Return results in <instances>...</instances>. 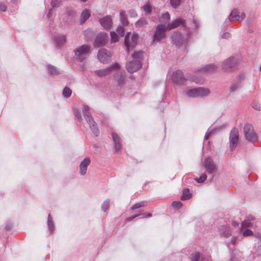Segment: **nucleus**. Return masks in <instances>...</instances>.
Instances as JSON below:
<instances>
[{
    "mask_svg": "<svg viewBox=\"0 0 261 261\" xmlns=\"http://www.w3.org/2000/svg\"><path fill=\"white\" fill-rule=\"evenodd\" d=\"M128 14L129 16L132 18H136L138 16L137 12L133 9H130L128 10Z\"/></svg>",
    "mask_w": 261,
    "mask_h": 261,
    "instance_id": "a19ab883",
    "label": "nucleus"
},
{
    "mask_svg": "<svg viewBox=\"0 0 261 261\" xmlns=\"http://www.w3.org/2000/svg\"><path fill=\"white\" fill-rule=\"evenodd\" d=\"M211 93V91L209 89L198 87L196 88V98H204L208 95Z\"/></svg>",
    "mask_w": 261,
    "mask_h": 261,
    "instance_id": "6ab92c4d",
    "label": "nucleus"
},
{
    "mask_svg": "<svg viewBox=\"0 0 261 261\" xmlns=\"http://www.w3.org/2000/svg\"><path fill=\"white\" fill-rule=\"evenodd\" d=\"M186 95L190 97L196 98V88L188 89L186 92Z\"/></svg>",
    "mask_w": 261,
    "mask_h": 261,
    "instance_id": "cd10ccee",
    "label": "nucleus"
},
{
    "mask_svg": "<svg viewBox=\"0 0 261 261\" xmlns=\"http://www.w3.org/2000/svg\"><path fill=\"white\" fill-rule=\"evenodd\" d=\"M252 223L248 220H244L242 223V227H250L251 226Z\"/></svg>",
    "mask_w": 261,
    "mask_h": 261,
    "instance_id": "37998d69",
    "label": "nucleus"
},
{
    "mask_svg": "<svg viewBox=\"0 0 261 261\" xmlns=\"http://www.w3.org/2000/svg\"><path fill=\"white\" fill-rule=\"evenodd\" d=\"M7 7L6 6L3 4V3H0V10L2 11H5L6 10Z\"/></svg>",
    "mask_w": 261,
    "mask_h": 261,
    "instance_id": "3c124183",
    "label": "nucleus"
},
{
    "mask_svg": "<svg viewBox=\"0 0 261 261\" xmlns=\"http://www.w3.org/2000/svg\"><path fill=\"white\" fill-rule=\"evenodd\" d=\"M81 1L83 2H86L87 0H81Z\"/></svg>",
    "mask_w": 261,
    "mask_h": 261,
    "instance_id": "e2e57ef3",
    "label": "nucleus"
},
{
    "mask_svg": "<svg viewBox=\"0 0 261 261\" xmlns=\"http://www.w3.org/2000/svg\"><path fill=\"white\" fill-rule=\"evenodd\" d=\"M172 205L174 207L179 208L181 206L182 203L180 201H173Z\"/></svg>",
    "mask_w": 261,
    "mask_h": 261,
    "instance_id": "49530a36",
    "label": "nucleus"
},
{
    "mask_svg": "<svg viewBox=\"0 0 261 261\" xmlns=\"http://www.w3.org/2000/svg\"><path fill=\"white\" fill-rule=\"evenodd\" d=\"M193 81L196 83L199 84H203L204 82V79L201 77L196 78V79H194Z\"/></svg>",
    "mask_w": 261,
    "mask_h": 261,
    "instance_id": "09e8293b",
    "label": "nucleus"
},
{
    "mask_svg": "<svg viewBox=\"0 0 261 261\" xmlns=\"http://www.w3.org/2000/svg\"><path fill=\"white\" fill-rule=\"evenodd\" d=\"M83 112L86 121L89 124L92 132L96 136H97L99 134V130L89 112V107L86 105H83Z\"/></svg>",
    "mask_w": 261,
    "mask_h": 261,
    "instance_id": "f03ea898",
    "label": "nucleus"
},
{
    "mask_svg": "<svg viewBox=\"0 0 261 261\" xmlns=\"http://www.w3.org/2000/svg\"><path fill=\"white\" fill-rule=\"evenodd\" d=\"M90 12L88 9H85L81 15V23H84L90 17Z\"/></svg>",
    "mask_w": 261,
    "mask_h": 261,
    "instance_id": "5701e85b",
    "label": "nucleus"
},
{
    "mask_svg": "<svg viewBox=\"0 0 261 261\" xmlns=\"http://www.w3.org/2000/svg\"><path fill=\"white\" fill-rule=\"evenodd\" d=\"M112 136L115 145V149L117 152L119 151L121 149V144L120 142V138L117 134L112 133Z\"/></svg>",
    "mask_w": 261,
    "mask_h": 261,
    "instance_id": "412c9836",
    "label": "nucleus"
},
{
    "mask_svg": "<svg viewBox=\"0 0 261 261\" xmlns=\"http://www.w3.org/2000/svg\"><path fill=\"white\" fill-rule=\"evenodd\" d=\"M71 92V90L70 88L65 87L63 91L62 94L64 97L68 98L70 96Z\"/></svg>",
    "mask_w": 261,
    "mask_h": 261,
    "instance_id": "2f4dec72",
    "label": "nucleus"
},
{
    "mask_svg": "<svg viewBox=\"0 0 261 261\" xmlns=\"http://www.w3.org/2000/svg\"><path fill=\"white\" fill-rule=\"evenodd\" d=\"M244 80V76L243 75H240L237 77L235 81L230 86V91L231 92H234L240 89L243 85Z\"/></svg>",
    "mask_w": 261,
    "mask_h": 261,
    "instance_id": "ddd939ff",
    "label": "nucleus"
},
{
    "mask_svg": "<svg viewBox=\"0 0 261 261\" xmlns=\"http://www.w3.org/2000/svg\"><path fill=\"white\" fill-rule=\"evenodd\" d=\"M168 30V27L162 24H159L154 32L153 42H158L165 37V32Z\"/></svg>",
    "mask_w": 261,
    "mask_h": 261,
    "instance_id": "39448f33",
    "label": "nucleus"
},
{
    "mask_svg": "<svg viewBox=\"0 0 261 261\" xmlns=\"http://www.w3.org/2000/svg\"><path fill=\"white\" fill-rule=\"evenodd\" d=\"M143 55L141 51L134 52L132 54V57L135 59L132 61L128 62L126 65V68L129 72H134L140 69L142 66L140 59Z\"/></svg>",
    "mask_w": 261,
    "mask_h": 261,
    "instance_id": "f257e3e1",
    "label": "nucleus"
},
{
    "mask_svg": "<svg viewBox=\"0 0 261 261\" xmlns=\"http://www.w3.org/2000/svg\"><path fill=\"white\" fill-rule=\"evenodd\" d=\"M252 107L258 111H259L260 110V104L257 102L253 103L252 104Z\"/></svg>",
    "mask_w": 261,
    "mask_h": 261,
    "instance_id": "8fccbe9b",
    "label": "nucleus"
},
{
    "mask_svg": "<svg viewBox=\"0 0 261 261\" xmlns=\"http://www.w3.org/2000/svg\"><path fill=\"white\" fill-rule=\"evenodd\" d=\"M216 68V66L214 64H210L206 65L203 69L204 71L210 72L215 70Z\"/></svg>",
    "mask_w": 261,
    "mask_h": 261,
    "instance_id": "72a5a7b5",
    "label": "nucleus"
},
{
    "mask_svg": "<svg viewBox=\"0 0 261 261\" xmlns=\"http://www.w3.org/2000/svg\"><path fill=\"white\" fill-rule=\"evenodd\" d=\"M111 53L105 48L100 49L97 54V58L102 63H107L111 60Z\"/></svg>",
    "mask_w": 261,
    "mask_h": 261,
    "instance_id": "9d476101",
    "label": "nucleus"
},
{
    "mask_svg": "<svg viewBox=\"0 0 261 261\" xmlns=\"http://www.w3.org/2000/svg\"><path fill=\"white\" fill-rule=\"evenodd\" d=\"M184 23V20L181 18H177L175 20L169 23L166 26L168 27V29H172L183 24Z\"/></svg>",
    "mask_w": 261,
    "mask_h": 261,
    "instance_id": "4be33fe9",
    "label": "nucleus"
},
{
    "mask_svg": "<svg viewBox=\"0 0 261 261\" xmlns=\"http://www.w3.org/2000/svg\"><path fill=\"white\" fill-rule=\"evenodd\" d=\"M62 5V2L60 0H51V6L53 8L59 7Z\"/></svg>",
    "mask_w": 261,
    "mask_h": 261,
    "instance_id": "c9c22d12",
    "label": "nucleus"
},
{
    "mask_svg": "<svg viewBox=\"0 0 261 261\" xmlns=\"http://www.w3.org/2000/svg\"><path fill=\"white\" fill-rule=\"evenodd\" d=\"M90 47L88 45H82L74 50L76 59L79 61H83L90 53Z\"/></svg>",
    "mask_w": 261,
    "mask_h": 261,
    "instance_id": "20e7f679",
    "label": "nucleus"
},
{
    "mask_svg": "<svg viewBox=\"0 0 261 261\" xmlns=\"http://www.w3.org/2000/svg\"><path fill=\"white\" fill-rule=\"evenodd\" d=\"M47 69L49 73L53 75L58 74L60 73L59 70H58L55 67L53 66L48 65L47 66Z\"/></svg>",
    "mask_w": 261,
    "mask_h": 261,
    "instance_id": "c85d7f7f",
    "label": "nucleus"
},
{
    "mask_svg": "<svg viewBox=\"0 0 261 261\" xmlns=\"http://www.w3.org/2000/svg\"><path fill=\"white\" fill-rule=\"evenodd\" d=\"M140 215H141V213H138V214L135 215V216H130V217L127 218L126 220L128 221H130L132 220L133 219H134L135 218L138 217V216H139Z\"/></svg>",
    "mask_w": 261,
    "mask_h": 261,
    "instance_id": "603ef678",
    "label": "nucleus"
},
{
    "mask_svg": "<svg viewBox=\"0 0 261 261\" xmlns=\"http://www.w3.org/2000/svg\"><path fill=\"white\" fill-rule=\"evenodd\" d=\"M145 205L144 202H140L138 203H136L133 206H132L131 209L132 210H135L137 208H139L141 207L144 206Z\"/></svg>",
    "mask_w": 261,
    "mask_h": 261,
    "instance_id": "4c0bfd02",
    "label": "nucleus"
},
{
    "mask_svg": "<svg viewBox=\"0 0 261 261\" xmlns=\"http://www.w3.org/2000/svg\"><path fill=\"white\" fill-rule=\"evenodd\" d=\"M238 140L239 130L237 128H233L231 130L229 135L230 148L231 150H233L236 147Z\"/></svg>",
    "mask_w": 261,
    "mask_h": 261,
    "instance_id": "9b49d317",
    "label": "nucleus"
},
{
    "mask_svg": "<svg viewBox=\"0 0 261 261\" xmlns=\"http://www.w3.org/2000/svg\"><path fill=\"white\" fill-rule=\"evenodd\" d=\"M172 40L177 46L185 45L190 38L189 33L181 35L179 32H174L171 36Z\"/></svg>",
    "mask_w": 261,
    "mask_h": 261,
    "instance_id": "7ed1b4c3",
    "label": "nucleus"
},
{
    "mask_svg": "<svg viewBox=\"0 0 261 261\" xmlns=\"http://www.w3.org/2000/svg\"><path fill=\"white\" fill-rule=\"evenodd\" d=\"M237 241V238L236 237H232L231 240V243L232 245H234Z\"/></svg>",
    "mask_w": 261,
    "mask_h": 261,
    "instance_id": "4d7b16f0",
    "label": "nucleus"
},
{
    "mask_svg": "<svg viewBox=\"0 0 261 261\" xmlns=\"http://www.w3.org/2000/svg\"><path fill=\"white\" fill-rule=\"evenodd\" d=\"M47 223L49 229L50 230V231L53 232L54 230V226L50 214H49L48 216Z\"/></svg>",
    "mask_w": 261,
    "mask_h": 261,
    "instance_id": "473e14b6",
    "label": "nucleus"
},
{
    "mask_svg": "<svg viewBox=\"0 0 261 261\" xmlns=\"http://www.w3.org/2000/svg\"><path fill=\"white\" fill-rule=\"evenodd\" d=\"M147 24V21L144 18H141L138 20L135 23L137 28H142Z\"/></svg>",
    "mask_w": 261,
    "mask_h": 261,
    "instance_id": "bb28decb",
    "label": "nucleus"
},
{
    "mask_svg": "<svg viewBox=\"0 0 261 261\" xmlns=\"http://www.w3.org/2000/svg\"><path fill=\"white\" fill-rule=\"evenodd\" d=\"M207 175L206 174H203L200 176L199 178H197L195 179L196 181L199 183H202L205 181L206 179Z\"/></svg>",
    "mask_w": 261,
    "mask_h": 261,
    "instance_id": "58836bf2",
    "label": "nucleus"
},
{
    "mask_svg": "<svg viewBox=\"0 0 261 261\" xmlns=\"http://www.w3.org/2000/svg\"><path fill=\"white\" fill-rule=\"evenodd\" d=\"M244 133L246 139L250 142H254L257 140V135L254 133L253 126L250 124H246L244 127Z\"/></svg>",
    "mask_w": 261,
    "mask_h": 261,
    "instance_id": "6e6552de",
    "label": "nucleus"
},
{
    "mask_svg": "<svg viewBox=\"0 0 261 261\" xmlns=\"http://www.w3.org/2000/svg\"><path fill=\"white\" fill-rule=\"evenodd\" d=\"M99 22L102 27L105 29H110L112 24L111 17L109 16H107L100 19Z\"/></svg>",
    "mask_w": 261,
    "mask_h": 261,
    "instance_id": "aec40b11",
    "label": "nucleus"
},
{
    "mask_svg": "<svg viewBox=\"0 0 261 261\" xmlns=\"http://www.w3.org/2000/svg\"><path fill=\"white\" fill-rule=\"evenodd\" d=\"M51 10H49V11H48V13L47 15V18H49L50 15H51Z\"/></svg>",
    "mask_w": 261,
    "mask_h": 261,
    "instance_id": "bf43d9fd",
    "label": "nucleus"
},
{
    "mask_svg": "<svg viewBox=\"0 0 261 261\" xmlns=\"http://www.w3.org/2000/svg\"><path fill=\"white\" fill-rule=\"evenodd\" d=\"M200 257V254L198 252H195L191 256V260L192 261H197Z\"/></svg>",
    "mask_w": 261,
    "mask_h": 261,
    "instance_id": "ea45409f",
    "label": "nucleus"
},
{
    "mask_svg": "<svg viewBox=\"0 0 261 261\" xmlns=\"http://www.w3.org/2000/svg\"><path fill=\"white\" fill-rule=\"evenodd\" d=\"M232 225L234 226V227H236L237 226H238L239 224L237 222H233L232 223Z\"/></svg>",
    "mask_w": 261,
    "mask_h": 261,
    "instance_id": "680f3d73",
    "label": "nucleus"
},
{
    "mask_svg": "<svg viewBox=\"0 0 261 261\" xmlns=\"http://www.w3.org/2000/svg\"><path fill=\"white\" fill-rule=\"evenodd\" d=\"M115 72H117L115 75L114 80L119 86H121L124 84L125 72L120 70L119 68Z\"/></svg>",
    "mask_w": 261,
    "mask_h": 261,
    "instance_id": "2eb2a0df",
    "label": "nucleus"
},
{
    "mask_svg": "<svg viewBox=\"0 0 261 261\" xmlns=\"http://www.w3.org/2000/svg\"><path fill=\"white\" fill-rule=\"evenodd\" d=\"M110 200L109 199L106 200L102 204L101 209L103 212H106L109 207Z\"/></svg>",
    "mask_w": 261,
    "mask_h": 261,
    "instance_id": "f704fd0d",
    "label": "nucleus"
},
{
    "mask_svg": "<svg viewBox=\"0 0 261 261\" xmlns=\"http://www.w3.org/2000/svg\"><path fill=\"white\" fill-rule=\"evenodd\" d=\"M120 21L123 26L128 25L129 22L125 16V12L124 11H122L119 13Z\"/></svg>",
    "mask_w": 261,
    "mask_h": 261,
    "instance_id": "393cba45",
    "label": "nucleus"
},
{
    "mask_svg": "<svg viewBox=\"0 0 261 261\" xmlns=\"http://www.w3.org/2000/svg\"><path fill=\"white\" fill-rule=\"evenodd\" d=\"M151 213H148L147 214H143V218H145V217H150L151 216Z\"/></svg>",
    "mask_w": 261,
    "mask_h": 261,
    "instance_id": "13d9d810",
    "label": "nucleus"
},
{
    "mask_svg": "<svg viewBox=\"0 0 261 261\" xmlns=\"http://www.w3.org/2000/svg\"><path fill=\"white\" fill-rule=\"evenodd\" d=\"M172 79L174 83L178 84L182 83L185 80L182 72L179 70H176L173 73Z\"/></svg>",
    "mask_w": 261,
    "mask_h": 261,
    "instance_id": "dca6fc26",
    "label": "nucleus"
},
{
    "mask_svg": "<svg viewBox=\"0 0 261 261\" xmlns=\"http://www.w3.org/2000/svg\"><path fill=\"white\" fill-rule=\"evenodd\" d=\"M55 41L57 45L61 46L66 42V37L64 35H59L56 37Z\"/></svg>",
    "mask_w": 261,
    "mask_h": 261,
    "instance_id": "b1692460",
    "label": "nucleus"
},
{
    "mask_svg": "<svg viewBox=\"0 0 261 261\" xmlns=\"http://www.w3.org/2000/svg\"><path fill=\"white\" fill-rule=\"evenodd\" d=\"M91 30L90 29H88V30H87L86 31H85L84 33V35L86 36L87 33H91Z\"/></svg>",
    "mask_w": 261,
    "mask_h": 261,
    "instance_id": "052dcab7",
    "label": "nucleus"
},
{
    "mask_svg": "<svg viewBox=\"0 0 261 261\" xmlns=\"http://www.w3.org/2000/svg\"><path fill=\"white\" fill-rule=\"evenodd\" d=\"M108 40V36L106 33H100L96 37L94 46L99 47L104 45Z\"/></svg>",
    "mask_w": 261,
    "mask_h": 261,
    "instance_id": "4468645a",
    "label": "nucleus"
},
{
    "mask_svg": "<svg viewBox=\"0 0 261 261\" xmlns=\"http://www.w3.org/2000/svg\"><path fill=\"white\" fill-rule=\"evenodd\" d=\"M117 32L120 36H123L124 34V30L123 27L119 26L117 29Z\"/></svg>",
    "mask_w": 261,
    "mask_h": 261,
    "instance_id": "a18cd8bd",
    "label": "nucleus"
},
{
    "mask_svg": "<svg viewBox=\"0 0 261 261\" xmlns=\"http://www.w3.org/2000/svg\"><path fill=\"white\" fill-rule=\"evenodd\" d=\"M239 12L238 10L234 9L232 11L230 14L229 15V19L230 21L233 20H238L240 21H242L245 18V15L244 13H242L240 15Z\"/></svg>",
    "mask_w": 261,
    "mask_h": 261,
    "instance_id": "a211bd4d",
    "label": "nucleus"
},
{
    "mask_svg": "<svg viewBox=\"0 0 261 261\" xmlns=\"http://www.w3.org/2000/svg\"><path fill=\"white\" fill-rule=\"evenodd\" d=\"M236 64V60L233 57H230L224 61L221 66L224 71H231L234 68Z\"/></svg>",
    "mask_w": 261,
    "mask_h": 261,
    "instance_id": "f8f14e48",
    "label": "nucleus"
},
{
    "mask_svg": "<svg viewBox=\"0 0 261 261\" xmlns=\"http://www.w3.org/2000/svg\"><path fill=\"white\" fill-rule=\"evenodd\" d=\"M211 134H212L211 131L207 132V133L205 134V135L204 139H205V140H207V139H208V138H209V137L210 136V135H211Z\"/></svg>",
    "mask_w": 261,
    "mask_h": 261,
    "instance_id": "6e6d98bb",
    "label": "nucleus"
},
{
    "mask_svg": "<svg viewBox=\"0 0 261 261\" xmlns=\"http://www.w3.org/2000/svg\"><path fill=\"white\" fill-rule=\"evenodd\" d=\"M202 166L208 173L213 174L217 171V167L214 161L209 157L204 159L202 162Z\"/></svg>",
    "mask_w": 261,
    "mask_h": 261,
    "instance_id": "1a4fd4ad",
    "label": "nucleus"
},
{
    "mask_svg": "<svg viewBox=\"0 0 261 261\" xmlns=\"http://www.w3.org/2000/svg\"><path fill=\"white\" fill-rule=\"evenodd\" d=\"M230 37V34L229 33H225L222 36V38H229Z\"/></svg>",
    "mask_w": 261,
    "mask_h": 261,
    "instance_id": "5fc2aeb1",
    "label": "nucleus"
},
{
    "mask_svg": "<svg viewBox=\"0 0 261 261\" xmlns=\"http://www.w3.org/2000/svg\"><path fill=\"white\" fill-rule=\"evenodd\" d=\"M222 234L225 238H228L231 235V231L228 227H225L224 231H221Z\"/></svg>",
    "mask_w": 261,
    "mask_h": 261,
    "instance_id": "e433bc0d",
    "label": "nucleus"
},
{
    "mask_svg": "<svg viewBox=\"0 0 261 261\" xmlns=\"http://www.w3.org/2000/svg\"><path fill=\"white\" fill-rule=\"evenodd\" d=\"M75 115L76 116L79 121L82 120V117L78 111H74Z\"/></svg>",
    "mask_w": 261,
    "mask_h": 261,
    "instance_id": "864d4df0",
    "label": "nucleus"
},
{
    "mask_svg": "<svg viewBox=\"0 0 261 261\" xmlns=\"http://www.w3.org/2000/svg\"><path fill=\"white\" fill-rule=\"evenodd\" d=\"M91 161L89 157L85 158L81 163L80 165V174L85 175L86 174L87 168L90 164Z\"/></svg>",
    "mask_w": 261,
    "mask_h": 261,
    "instance_id": "f3484780",
    "label": "nucleus"
},
{
    "mask_svg": "<svg viewBox=\"0 0 261 261\" xmlns=\"http://www.w3.org/2000/svg\"><path fill=\"white\" fill-rule=\"evenodd\" d=\"M253 234V232L251 230L249 229H247L246 230H244L243 232V234L244 236H251Z\"/></svg>",
    "mask_w": 261,
    "mask_h": 261,
    "instance_id": "de8ad7c7",
    "label": "nucleus"
},
{
    "mask_svg": "<svg viewBox=\"0 0 261 261\" xmlns=\"http://www.w3.org/2000/svg\"><path fill=\"white\" fill-rule=\"evenodd\" d=\"M180 1L181 0H170V3L173 7L176 8L179 5Z\"/></svg>",
    "mask_w": 261,
    "mask_h": 261,
    "instance_id": "c03bdc74",
    "label": "nucleus"
},
{
    "mask_svg": "<svg viewBox=\"0 0 261 261\" xmlns=\"http://www.w3.org/2000/svg\"><path fill=\"white\" fill-rule=\"evenodd\" d=\"M191 197V194L188 189H186L183 191L182 195L180 197L181 200H186Z\"/></svg>",
    "mask_w": 261,
    "mask_h": 261,
    "instance_id": "a878e982",
    "label": "nucleus"
},
{
    "mask_svg": "<svg viewBox=\"0 0 261 261\" xmlns=\"http://www.w3.org/2000/svg\"><path fill=\"white\" fill-rule=\"evenodd\" d=\"M169 14L168 12H166L162 15V16L160 18L159 21L161 22L166 23L169 20Z\"/></svg>",
    "mask_w": 261,
    "mask_h": 261,
    "instance_id": "c756f323",
    "label": "nucleus"
},
{
    "mask_svg": "<svg viewBox=\"0 0 261 261\" xmlns=\"http://www.w3.org/2000/svg\"><path fill=\"white\" fill-rule=\"evenodd\" d=\"M138 35L136 34H131L128 33L126 34L124 40V45L128 51L132 49L137 44Z\"/></svg>",
    "mask_w": 261,
    "mask_h": 261,
    "instance_id": "423d86ee",
    "label": "nucleus"
},
{
    "mask_svg": "<svg viewBox=\"0 0 261 261\" xmlns=\"http://www.w3.org/2000/svg\"><path fill=\"white\" fill-rule=\"evenodd\" d=\"M143 10L146 14H150L151 11V7L149 4H146L143 7Z\"/></svg>",
    "mask_w": 261,
    "mask_h": 261,
    "instance_id": "79ce46f5",
    "label": "nucleus"
},
{
    "mask_svg": "<svg viewBox=\"0 0 261 261\" xmlns=\"http://www.w3.org/2000/svg\"><path fill=\"white\" fill-rule=\"evenodd\" d=\"M111 42L115 43L118 41L119 40V36L115 32H111Z\"/></svg>",
    "mask_w": 261,
    "mask_h": 261,
    "instance_id": "7c9ffc66",
    "label": "nucleus"
},
{
    "mask_svg": "<svg viewBox=\"0 0 261 261\" xmlns=\"http://www.w3.org/2000/svg\"><path fill=\"white\" fill-rule=\"evenodd\" d=\"M118 68L119 65L115 63L107 68L95 70L94 73L100 77H106L111 73L115 72Z\"/></svg>",
    "mask_w": 261,
    "mask_h": 261,
    "instance_id": "0eeeda50",
    "label": "nucleus"
}]
</instances>
